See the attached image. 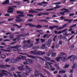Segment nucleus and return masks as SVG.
<instances>
[{
	"label": "nucleus",
	"instance_id": "f257e3e1",
	"mask_svg": "<svg viewBox=\"0 0 77 77\" xmlns=\"http://www.w3.org/2000/svg\"><path fill=\"white\" fill-rule=\"evenodd\" d=\"M30 53L33 55L39 56L40 55H44V54H45V52H42L41 51L38 52L37 51H30Z\"/></svg>",
	"mask_w": 77,
	"mask_h": 77
},
{
	"label": "nucleus",
	"instance_id": "f03ea898",
	"mask_svg": "<svg viewBox=\"0 0 77 77\" xmlns=\"http://www.w3.org/2000/svg\"><path fill=\"white\" fill-rule=\"evenodd\" d=\"M17 8V6H12L9 7L7 11V12L9 14L13 13V12H14V11L12 10H14V8Z\"/></svg>",
	"mask_w": 77,
	"mask_h": 77
},
{
	"label": "nucleus",
	"instance_id": "7ed1b4c3",
	"mask_svg": "<svg viewBox=\"0 0 77 77\" xmlns=\"http://www.w3.org/2000/svg\"><path fill=\"white\" fill-rule=\"evenodd\" d=\"M52 64L51 63H49L48 62H46L45 63V65L46 66H47L48 69H50L49 67L51 69V71H54L55 70V68L54 67H52Z\"/></svg>",
	"mask_w": 77,
	"mask_h": 77
},
{
	"label": "nucleus",
	"instance_id": "20e7f679",
	"mask_svg": "<svg viewBox=\"0 0 77 77\" xmlns=\"http://www.w3.org/2000/svg\"><path fill=\"white\" fill-rule=\"evenodd\" d=\"M75 59V56L74 55H71L69 56L67 58V60L70 59V61H73Z\"/></svg>",
	"mask_w": 77,
	"mask_h": 77
},
{
	"label": "nucleus",
	"instance_id": "39448f33",
	"mask_svg": "<svg viewBox=\"0 0 77 77\" xmlns=\"http://www.w3.org/2000/svg\"><path fill=\"white\" fill-rule=\"evenodd\" d=\"M56 5V7H54V8H50L49 9H46V11H52L53 10H54V9H57V8H60L61 7V6H58L59 5Z\"/></svg>",
	"mask_w": 77,
	"mask_h": 77
},
{
	"label": "nucleus",
	"instance_id": "423d86ee",
	"mask_svg": "<svg viewBox=\"0 0 77 77\" xmlns=\"http://www.w3.org/2000/svg\"><path fill=\"white\" fill-rule=\"evenodd\" d=\"M74 36V35L72 36V37L70 38L68 40H67V38H66V36H64L63 38V39L64 41H69V40H71V39H72V38H73Z\"/></svg>",
	"mask_w": 77,
	"mask_h": 77
},
{
	"label": "nucleus",
	"instance_id": "0eeeda50",
	"mask_svg": "<svg viewBox=\"0 0 77 77\" xmlns=\"http://www.w3.org/2000/svg\"><path fill=\"white\" fill-rule=\"evenodd\" d=\"M10 66H11L8 65H5L2 64L0 65V68H2V69H5V68H6V67H10Z\"/></svg>",
	"mask_w": 77,
	"mask_h": 77
},
{
	"label": "nucleus",
	"instance_id": "6e6552de",
	"mask_svg": "<svg viewBox=\"0 0 77 77\" xmlns=\"http://www.w3.org/2000/svg\"><path fill=\"white\" fill-rule=\"evenodd\" d=\"M67 26H68L67 24H65L63 25V26L60 27H59L56 28V29L57 30H60V29H63V28H64V27H67Z\"/></svg>",
	"mask_w": 77,
	"mask_h": 77
},
{
	"label": "nucleus",
	"instance_id": "1a4fd4ad",
	"mask_svg": "<svg viewBox=\"0 0 77 77\" xmlns=\"http://www.w3.org/2000/svg\"><path fill=\"white\" fill-rule=\"evenodd\" d=\"M24 66L23 65H22L21 66H19L18 67V69L20 71H24Z\"/></svg>",
	"mask_w": 77,
	"mask_h": 77
},
{
	"label": "nucleus",
	"instance_id": "9d476101",
	"mask_svg": "<svg viewBox=\"0 0 77 77\" xmlns=\"http://www.w3.org/2000/svg\"><path fill=\"white\" fill-rule=\"evenodd\" d=\"M67 30V29L63 30L61 32L62 33L64 32L65 36H68V35H70V34H68V32L66 31Z\"/></svg>",
	"mask_w": 77,
	"mask_h": 77
},
{
	"label": "nucleus",
	"instance_id": "9b49d317",
	"mask_svg": "<svg viewBox=\"0 0 77 77\" xmlns=\"http://www.w3.org/2000/svg\"><path fill=\"white\" fill-rule=\"evenodd\" d=\"M62 62H65L66 60V56H63L60 58Z\"/></svg>",
	"mask_w": 77,
	"mask_h": 77
},
{
	"label": "nucleus",
	"instance_id": "f8f14e48",
	"mask_svg": "<svg viewBox=\"0 0 77 77\" xmlns=\"http://www.w3.org/2000/svg\"><path fill=\"white\" fill-rule=\"evenodd\" d=\"M75 65H76L75 63L72 66V69H71L70 70V73H72L73 72V70L74 69V68H75Z\"/></svg>",
	"mask_w": 77,
	"mask_h": 77
},
{
	"label": "nucleus",
	"instance_id": "ddd939ff",
	"mask_svg": "<svg viewBox=\"0 0 77 77\" xmlns=\"http://www.w3.org/2000/svg\"><path fill=\"white\" fill-rule=\"evenodd\" d=\"M39 75V71L38 70H36L35 71V75L36 77L37 75Z\"/></svg>",
	"mask_w": 77,
	"mask_h": 77
},
{
	"label": "nucleus",
	"instance_id": "4468645a",
	"mask_svg": "<svg viewBox=\"0 0 77 77\" xmlns=\"http://www.w3.org/2000/svg\"><path fill=\"white\" fill-rule=\"evenodd\" d=\"M9 3V0H6L2 3V5H8Z\"/></svg>",
	"mask_w": 77,
	"mask_h": 77
},
{
	"label": "nucleus",
	"instance_id": "2eb2a0df",
	"mask_svg": "<svg viewBox=\"0 0 77 77\" xmlns=\"http://www.w3.org/2000/svg\"><path fill=\"white\" fill-rule=\"evenodd\" d=\"M15 36V35L13 34H11L9 35V38L10 39H13V38H14V36Z\"/></svg>",
	"mask_w": 77,
	"mask_h": 77
},
{
	"label": "nucleus",
	"instance_id": "dca6fc26",
	"mask_svg": "<svg viewBox=\"0 0 77 77\" xmlns=\"http://www.w3.org/2000/svg\"><path fill=\"white\" fill-rule=\"evenodd\" d=\"M54 65L56 67V68H57V69H58L59 70H61V69H60V67L58 64L55 63Z\"/></svg>",
	"mask_w": 77,
	"mask_h": 77
},
{
	"label": "nucleus",
	"instance_id": "f3484780",
	"mask_svg": "<svg viewBox=\"0 0 77 77\" xmlns=\"http://www.w3.org/2000/svg\"><path fill=\"white\" fill-rule=\"evenodd\" d=\"M13 46H11L10 48H7V50H6V51L7 52H11V50H12V48H11Z\"/></svg>",
	"mask_w": 77,
	"mask_h": 77
},
{
	"label": "nucleus",
	"instance_id": "a211bd4d",
	"mask_svg": "<svg viewBox=\"0 0 77 77\" xmlns=\"http://www.w3.org/2000/svg\"><path fill=\"white\" fill-rule=\"evenodd\" d=\"M59 27V26H50L49 27V28L50 29H51V30H53V29H54V28H56H56H57V27Z\"/></svg>",
	"mask_w": 77,
	"mask_h": 77
},
{
	"label": "nucleus",
	"instance_id": "6ab92c4d",
	"mask_svg": "<svg viewBox=\"0 0 77 77\" xmlns=\"http://www.w3.org/2000/svg\"><path fill=\"white\" fill-rule=\"evenodd\" d=\"M21 47V45H17L15 46H12L11 47L13 48H20Z\"/></svg>",
	"mask_w": 77,
	"mask_h": 77
},
{
	"label": "nucleus",
	"instance_id": "aec40b11",
	"mask_svg": "<svg viewBox=\"0 0 77 77\" xmlns=\"http://www.w3.org/2000/svg\"><path fill=\"white\" fill-rule=\"evenodd\" d=\"M54 32L56 35H58L62 33V32L61 31L58 32L57 31H54Z\"/></svg>",
	"mask_w": 77,
	"mask_h": 77
},
{
	"label": "nucleus",
	"instance_id": "412c9836",
	"mask_svg": "<svg viewBox=\"0 0 77 77\" xmlns=\"http://www.w3.org/2000/svg\"><path fill=\"white\" fill-rule=\"evenodd\" d=\"M26 62H27L28 63H32V62L33 61H32V60L28 59H27L26 60Z\"/></svg>",
	"mask_w": 77,
	"mask_h": 77
},
{
	"label": "nucleus",
	"instance_id": "4be33fe9",
	"mask_svg": "<svg viewBox=\"0 0 77 77\" xmlns=\"http://www.w3.org/2000/svg\"><path fill=\"white\" fill-rule=\"evenodd\" d=\"M13 27H14V26H16V27H17V28L18 29H20L21 27L22 26H19V25L17 24H14L13 25Z\"/></svg>",
	"mask_w": 77,
	"mask_h": 77
},
{
	"label": "nucleus",
	"instance_id": "5701e85b",
	"mask_svg": "<svg viewBox=\"0 0 77 77\" xmlns=\"http://www.w3.org/2000/svg\"><path fill=\"white\" fill-rule=\"evenodd\" d=\"M26 71L27 72H31V71H32V69L30 68H27L26 69Z\"/></svg>",
	"mask_w": 77,
	"mask_h": 77
},
{
	"label": "nucleus",
	"instance_id": "b1692460",
	"mask_svg": "<svg viewBox=\"0 0 77 77\" xmlns=\"http://www.w3.org/2000/svg\"><path fill=\"white\" fill-rule=\"evenodd\" d=\"M16 61L15 59L14 58H11V62L12 63H15Z\"/></svg>",
	"mask_w": 77,
	"mask_h": 77
},
{
	"label": "nucleus",
	"instance_id": "393cba45",
	"mask_svg": "<svg viewBox=\"0 0 77 77\" xmlns=\"http://www.w3.org/2000/svg\"><path fill=\"white\" fill-rule=\"evenodd\" d=\"M66 72V71L65 70H62L59 71L58 73L59 74H60L62 73L63 74H65Z\"/></svg>",
	"mask_w": 77,
	"mask_h": 77
},
{
	"label": "nucleus",
	"instance_id": "a878e982",
	"mask_svg": "<svg viewBox=\"0 0 77 77\" xmlns=\"http://www.w3.org/2000/svg\"><path fill=\"white\" fill-rule=\"evenodd\" d=\"M34 25V26H33V27H35L36 28H41V27H42V26L41 25H38L37 26H36L35 25Z\"/></svg>",
	"mask_w": 77,
	"mask_h": 77
},
{
	"label": "nucleus",
	"instance_id": "bb28decb",
	"mask_svg": "<svg viewBox=\"0 0 77 77\" xmlns=\"http://www.w3.org/2000/svg\"><path fill=\"white\" fill-rule=\"evenodd\" d=\"M61 57H56L55 59V61H57V62H59L60 59Z\"/></svg>",
	"mask_w": 77,
	"mask_h": 77
},
{
	"label": "nucleus",
	"instance_id": "cd10ccee",
	"mask_svg": "<svg viewBox=\"0 0 77 77\" xmlns=\"http://www.w3.org/2000/svg\"><path fill=\"white\" fill-rule=\"evenodd\" d=\"M27 25H28L30 27H33L35 26V25H34L33 24H31L30 23H27L25 24V26H27Z\"/></svg>",
	"mask_w": 77,
	"mask_h": 77
},
{
	"label": "nucleus",
	"instance_id": "c85d7f7f",
	"mask_svg": "<svg viewBox=\"0 0 77 77\" xmlns=\"http://www.w3.org/2000/svg\"><path fill=\"white\" fill-rule=\"evenodd\" d=\"M41 48L42 50H44L46 48V47H45V44H43L41 46Z\"/></svg>",
	"mask_w": 77,
	"mask_h": 77
},
{
	"label": "nucleus",
	"instance_id": "c756f323",
	"mask_svg": "<svg viewBox=\"0 0 77 77\" xmlns=\"http://www.w3.org/2000/svg\"><path fill=\"white\" fill-rule=\"evenodd\" d=\"M40 22H46V23H48V21L47 20H39Z\"/></svg>",
	"mask_w": 77,
	"mask_h": 77
},
{
	"label": "nucleus",
	"instance_id": "7c9ffc66",
	"mask_svg": "<svg viewBox=\"0 0 77 77\" xmlns=\"http://www.w3.org/2000/svg\"><path fill=\"white\" fill-rule=\"evenodd\" d=\"M59 55H60V56H65L66 54L64 53H60L59 54Z\"/></svg>",
	"mask_w": 77,
	"mask_h": 77
},
{
	"label": "nucleus",
	"instance_id": "2f4dec72",
	"mask_svg": "<svg viewBox=\"0 0 77 77\" xmlns=\"http://www.w3.org/2000/svg\"><path fill=\"white\" fill-rule=\"evenodd\" d=\"M39 47L38 46H34L32 47V49H34V50H38Z\"/></svg>",
	"mask_w": 77,
	"mask_h": 77
},
{
	"label": "nucleus",
	"instance_id": "473e14b6",
	"mask_svg": "<svg viewBox=\"0 0 77 77\" xmlns=\"http://www.w3.org/2000/svg\"><path fill=\"white\" fill-rule=\"evenodd\" d=\"M21 57H17L16 59H15L16 61H19L20 60Z\"/></svg>",
	"mask_w": 77,
	"mask_h": 77
},
{
	"label": "nucleus",
	"instance_id": "72a5a7b5",
	"mask_svg": "<svg viewBox=\"0 0 77 77\" xmlns=\"http://www.w3.org/2000/svg\"><path fill=\"white\" fill-rule=\"evenodd\" d=\"M77 26V24H75L74 25H72L70 26L69 27V29H71V28H72V27H75Z\"/></svg>",
	"mask_w": 77,
	"mask_h": 77
},
{
	"label": "nucleus",
	"instance_id": "f704fd0d",
	"mask_svg": "<svg viewBox=\"0 0 77 77\" xmlns=\"http://www.w3.org/2000/svg\"><path fill=\"white\" fill-rule=\"evenodd\" d=\"M58 38L59 39H61L62 38H63V35H60V36H58Z\"/></svg>",
	"mask_w": 77,
	"mask_h": 77
},
{
	"label": "nucleus",
	"instance_id": "c9c22d12",
	"mask_svg": "<svg viewBox=\"0 0 77 77\" xmlns=\"http://www.w3.org/2000/svg\"><path fill=\"white\" fill-rule=\"evenodd\" d=\"M22 36H24V35H17L16 36L17 37V38H18L19 37H21Z\"/></svg>",
	"mask_w": 77,
	"mask_h": 77
},
{
	"label": "nucleus",
	"instance_id": "e433bc0d",
	"mask_svg": "<svg viewBox=\"0 0 77 77\" xmlns=\"http://www.w3.org/2000/svg\"><path fill=\"white\" fill-rule=\"evenodd\" d=\"M11 32H14V31H15V28L14 27L11 28Z\"/></svg>",
	"mask_w": 77,
	"mask_h": 77
},
{
	"label": "nucleus",
	"instance_id": "4c0bfd02",
	"mask_svg": "<svg viewBox=\"0 0 77 77\" xmlns=\"http://www.w3.org/2000/svg\"><path fill=\"white\" fill-rule=\"evenodd\" d=\"M27 16L29 17H33L34 15H32V14H27Z\"/></svg>",
	"mask_w": 77,
	"mask_h": 77
},
{
	"label": "nucleus",
	"instance_id": "58836bf2",
	"mask_svg": "<svg viewBox=\"0 0 77 77\" xmlns=\"http://www.w3.org/2000/svg\"><path fill=\"white\" fill-rule=\"evenodd\" d=\"M42 15H49V13H42Z\"/></svg>",
	"mask_w": 77,
	"mask_h": 77
},
{
	"label": "nucleus",
	"instance_id": "ea45409f",
	"mask_svg": "<svg viewBox=\"0 0 77 77\" xmlns=\"http://www.w3.org/2000/svg\"><path fill=\"white\" fill-rule=\"evenodd\" d=\"M51 39H49L48 41V44L49 45H51Z\"/></svg>",
	"mask_w": 77,
	"mask_h": 77
},
{
	"label": "nucleus",
	"instance_id": "a19ab883",
	"mask_svg": "<svg viewBox=\"0 0 77 77\" xmlns=\"http://www.w3.org/2000/svg\"><path fill=\"white\" fill-rule=\"evenodd\" d=\"M44 72H46L48 74H50V73L47 70H46L45 69H44Z\"/></svg>",
	"mask_w": 77,
	"mask_h": 77
},
{
	"label": "nucleus",
	"instance_id": "79ce46f5",
	"mask_svg": "<svg viewBox=\"0 0 77 77\" xmlns=\"http://www.w3.org/2000/svg\"><path fill=\"white\" fill-rule=\"evenodd\" d=\"M69 66V65L66 64L64 68H68Z\"/></svg>",
	"mask_w": 77,
	"mask_h": 77
},
{
	"label": "nucleus",
	"instance_id": "37998d69",
	"mask_svg": "<svg viewBox=\"0 0 77 77\" xmlns=\"http://www.w3.org/2000/svg\"><path fill=\"white\" fill-rule=\"evenodd\" d=\"M16 12L17 14H24V12H22L20 11H17Z\"/></svg>",
	"mask_w": 77,
	"mask_h": 77
},
{
	"label": "nucleus",
	"instance_id": "c03bdc74",
	"mask_svg": "<svg viewBox=\"0 0 77 77\" xmlns=\"http://www.w3.org/2000/svg\"><path fill=\"white\" fill-rule=\"evenodd\" d=\"M1 57L2 59H4V58H5L6 55L5 54H2L1 55Z\"/></svg>",
	"mask_w": 77,
	"mask_h": 77
},
{
	"label": "nucleus",
	"instance_id": "a18cd8bd",
	"mask_svg": "<svg viewBox=\"0 0 77 77\" xmlns=\"http://www.w3.org/2000/svg\"><path fill=\"white\" fill-rule=\"evenodd\" d=\"M40 40L41 41V42L42 43H43V42H44L45 41V39H44L43 38H42L40 39Z\"/></svg>",
	"mask_w": 77,
	"mask_h": 77
},
{
	"label": "nucleus",
	"instance_id": "49530a36",
	"mask_svg": "<svg viewBox=\"0 0 77 77\" xmlns=\"http://www.w3.org/2000/svg\"><path fill=\"white\" fill-rule=\"evenodd\" d=\"M65 11H64V12H65V13H66L67 12H69V10L67 9H65Z\"/></svg>",
	"mask_w": 77,
	"mask_h": 77
},
{
	"label": "nucleus",
	"instance_id": "de8ad7c7",
	"mask_svg": "<svg viewBox=\"0 0 77 77\" xmlns=\"http://www.w3.org/2000/svg\"><path fill=\"white\" fill-rule=\"evenodd\" d=\"M28 57H30V58H34L35 57L33 55H27Z\"/></svg>",
	"mask_w": 77,
	"mask_h": 77
},
{
	"label": "nucleus",
	"instance_id": "09e8293b",
	"mask_svg": "<svg viewBox=\"0 0 77 77\" xmlns=\"http://www.w3.org/2000/svg\"><path fill=\"white\" fill-rule=\"evenodd\" d=\"M18 16H20V17H24V15L23 14H20Z\"/></svg>",
	"mask_w": 77,
	"mask_h": 77
},
{
	"label": "nucleus",
	"instance_id": "8fccbe9b",
	"mask_svg": "<svg viewBox=\"0 0 77 77\" xmlns=\"http://www.w3.org/2000/svg\"><path fill=\"white\" fill-rule=\"evenodd\" d=\"M4 75H5L4 73H0V77H3V76H4Z\"/></svg>",
	"mask_w": 77,
	"mask_h": 77
},
{
	"label": "nucleus",
	"instance_id": "3c124183",
	"mask_svg": "<svg viewBox=\"0 0 77 77\" xmlns=\"http://www.w3.org/2000/svg\"><path fill=\"white\" fill-rule=\"evenodd\" d=\"M48 34H44L43 35V38L44 39V38H46V37H47V36H48Z\"/></svg>",
	"mask_w": 77,
	"mask_h": 77
},
{
	"label": "nucleus",
	"instance_id": "603ef678",
	"mask_svg": "<svg viewBox=\"0 0 77 77\" xmlns=\"http://www.w3.org/2000/svg\"><path fill=\"white\" fill-rule=\"evenodd\" d=\"M10 60V58H7L5 60V62H9Z\"/></svg>",
	"mask_w": 77,
	"mask_h": 77
},
{
	"label": "nucleus",
	"instance_id": "864d4df0",
	"mask_svg": "<svg viewBox=\"0 0 77 77\" xmlns=\"http://www.w3.org/2000/svg\"><path fill=\"white\" fill-rule=\"evenodd\" d=\"M44 9H37L34 10V11H44Z\"/></svg>",
	"mask_w": 77,
	"mask_h": 77
},
{
	"label": "nucleus",
	"instance_id": "5fc2aeb1",
	"mask_svg": "<svg viewBox=\"0 0 77 77\" xmlns=\"http://www.w3.org/2000/svg\"><path fill=\"white\" fill-rule=\"evenodd\" d=\"M22 59H23V60H25L26 59V57L25 56H22L21 57Z\"/></svg>",
	"mask_w": 77,
	"mask_h": 77
},
{
	"label": "nucleus",
	"instance_id": "6e6d98bb",
	"mask_svg": "<svg viewBox=\"0 0 77 77\" xmlns=\"http://www.w3.org/2000/svg\"><path fill=\"white\" fill-rule=\"evenodd\" d=\"M56 53H52V57H55L56 56Z\"/></svg>",
	"mask_w": 77,
	"mask_h": 77
},
{
	"label": "nucleus",
	"instance_id": "4d7b16f0",
	"mask_svg": "<svg viewBox=\"0 0 77 77\" xmlns=\"http://www.w3.org/2000/svg\"><path fill=\"white\" fill-rule=\"evenodd\" d=\"M41 3L42 4H48V2H46L45 1L42 2Z\"/></svg>",
	"mask_w": 77,
	"mask_h": 77
},
{
	"label": "nucleus",
	"instance_id": "13d9d810",
	"mask_svg": "<svg viewBox=\"0 0 77 77\" xmlns=\"http://www.w3.org/2000/svg\"><path fill=\"white\" fill-rule=\"evenodd\" d=\"M43 14V13H41L39 14H38L37 15L39 17L41 16L42 15H43V14Z\"/></svg>",
	"mask_w": 77,
	"mask_h": 77
},
{
	"label": "nucleus",
	"instance_id": "bf43d9fd",
	"mask_svg": "<svg viewBox=\"0 0 77 77\" xmlns=\"http://www.w3.org/2000/svg\"><path fill=\"white\" fill-rule=\"evenodd\" d=\"M13 3H15L16 4H20L21 3V2L20 1H19L18 2H16L15 1H13Z\"/></svg>",
	"mask_w": 77,
	"mask_h": 77
},
{
	"label": "nucleus",
	"instance_id": "052dcab7",
	"mask_svg": "<svg viewBox=\"0 0 77 77\" xmlns=\"http://www.w3.org/2000/svg\"><path fill=\"white\" fill-rule=\"evenodd\" d=\"M45 59H46L47 60H50L51 59L50 58H49L47 57H45Z\"/></svg>",
	"mask_w": 77,
	"mask_h": 77
},
{
	"label": "nucleus",
	"instance_id": "680f3d73",
	"mask_svg": "<svg viewBox=\"0 0 77 77\" xmlns=\"http://www.w3.org/2000/svg\"><path fill=\"white\" fill-rule=\"evenodd\" d=\"M65 11H63V12H60V15H63L65 14Z\"/></svg>",
	"mask_w": 77,
	"mask_h": 77
},
{
	"label": "nucleus",
	"instance_id": "e2e57ef3",
	"mask_svg": "<svg viewBox=\"0 0 77 77\" xmlns=\"http://www.w3.org/2000/svg\"><path fill=\"white\" fill-rule=\"evenodd\" d=\"M5 17H9L10 16V14H7L4 15Z\"/></svg>",
	"mask_w": 77,
	"mask_h": 77
},
{
	"label": "nucleus",
	"instance_id": "0e129e2a",
	"mask_svg": "<svg viewBox=\"0 0 77 77\" xmlns=\"http://www.w3.org/2000/svg\"><path fill=\"white\" fill-rule=\"evenodd\" d=\"M13 20H14V18H11L10 19H9L8 20V21H12Z\"/></svg>",
	"mask_w": 77,
	"mask_h": 77
},
{
	"label": "nucleus",
	"instance_id": "69168bd1",
	"mask_svg": "<svg viewBox=\"0 0 77 77\" xmlns=\"http://www.w3.org/2000/svg\"><path fill=\"white\" fill-rule=\"evenodd\" d=\"M58 44L59 45H62V41H60L59 42V44Z\"/></svg>",
	"mask_w": 77,
	"mask_h": 77
},
{
	"label": "nucleus",
	"instance_id": "338daca9",
	"mask_svg": "<svg viewBox=\"0 0 77 77\" xmlns=\"http://www.w3.org/2000/svg\"><path fill=\"white\" fill-rule=\"evenodd\" d=\"M33 58V60L35 62L37 61V59H36V58H35V57H34V58Z\"/></svg>",
	"mask_w": 77,
	"mask_h": 77
},
{
	"label": "nucleus",
	"instance_id": "774afa93",
	"mask_svg": "<svg viewBox=\"0 0 77 77\" xmlns=\"http://www.w3.org/2000/svg\"><path fill=\"white\" fill-rule=\"evenodd\" d=\"M40 76L41 77H47V76H45L44 75L42 74V73L40 74Z\"/></svg>",
	"mask_w": 77,
	"mask_h": 77
}]
</instances>
